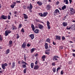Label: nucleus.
<instances>
[{
    "instance_id": "obj_32",
    "label": "nucleus",
    "mask_w": 75,
    "mask_h": 75,
    "mask_svg": "<svg viewBox=\"0 0 75 75\" xmlns=\"http://www.w3.org/2000/svg\"><path fill=\"white\" fill-rule=\"evenodd\" d=\"M22 64H25V65H28L27 63H26L25 62H24V61H23L22 62Z\"/></svg>"
},
{
    "instance_id": "obj_11",
    "label": "nucleus",
    "mask_w": 75,
    "mask_h": 75,
    "mask_svg": "<svg viewBox=\"0 0 75 75\" xmlns=\"http://www.w3.org/2000/svg\"><path fill=\"white\" fill-rule=\"evenodd\" d=\"M33 5L31 4H30V6H28L27 7V9H28L29 10H31L33 8Z\"/></svg>"
},
{
    "instance_id": "obj_40",
    "label": "nucleus",
    "mask_w": 75,
    "mask_h": 75,
    "mask_svg": "<svg viewBox=\"0 0 75 75\" xmlns=\"http://www.w3.org/2000/svg\"><path fill=\"white\" fill-rule=\"evenodd\" d=\"M38 14L39 16H40L41 17H43V14L42 13H39Z\"/></svg>"
},
{
    "instance_id": "obj_10",
    "label": "nucleus",
    "mask_w": 75,
    "mask_h": 75,
    "mask_svg": "<svg viewBox=\"0 0 75 75\" xmlns=\"http://www.w3.org/2000/svg\"><path fill=\"white\" fill-rule=\"evenodd\" d=\"M55 37V40H61V37L60 36L56 35V36Z\"/></svg>"
},
{
    "instance_id": "obj_29",
    "label": "nucleus",
    "mask_w": 75,
    "mask_h": 75,
    "mask_svg": "<svg viewBox=\"0 0 75 75\" xmlns=\"http://www.w3.org/2000/svg\"><path fill=\"white\" fill-rule=\"evenodd\" d=\"M35 50H36V49L35 48H33L31 49V52H33V51H34Z\"/></svg>"
},
{
    "instance_id": "obj_24",
    "label": "nucleus",
    "mask_w": 75,
    "mask_h": 75,
    "mask_svg": "<svg viewBox=\"0 0 75 75\" xmlns=\"http://www.w3.org/2000/svg\"><path fill=\"white\" fill-rule=\"evenodd\" d=\"M45 57H46V56L45 55L42 56V57L41 58L43 59V61H45Z\"/></svg>"
},
{
    "instance_id": "obj_21",
    "label": "nucleus",
    "mask_w": 75,
    "mask_h": 75,
    "mask_svg": "<svg viewBox=\"0 0 75 75\" xmlns=\"http://www.w3.org/2000/svg\"><path fill=\"white\" fill-rule=\"evenodd\" d=\"M10 49H7L6 50V54H9V53H10Z\"/></svg>"
},
{
    "instance_id": "obj_64",
    "label": "nucleus",
    "mask_w": 75,
    "mask_h": 75,
    "mask_svg": "<svg viewBox=\"0 0 75 75\" xmlns=\"http://www.w3.org/2000/svg\"><path fill=\"white\" fill-rule=\"evenodd\" d=\"M69 1L70 4L71 3V2H72V0H69Z\"/></svg>"
},
{
    "instance_id": "obj_20",
    "label": "nucleus",
    "mask_w": 75,
    "mask_h": 75,
    "mask_svg": "<svg viewBox=\"0 0 75 75\" xmlns=\"http://www.w3.org/2000/svg\"><path fill=\"white\" fill-rule=\"evenodd\" d=\"M62 25L64 27H66V26H67V25H68V23H67L66 22H63L62 23Z\"/></svg>"
},
{
    "instance_id": "obj_50",
    "label": "nucleus",
    "mask_w": 75,
    "mask_h": 75,
    "mask_svg": "<svg viewBox=\"0 0 75 75\" xmlns=\"http://www.w3.org/2000/svg\"><path fill=\"white\" fill-rule=\"evenodd\" d=\"M16 3H20V2H21V1H18V0H17L16 1Z\"/></svg>"
},
{
    "instance_id": "obj_57",
    "label": "nucleus",
    "mask_w": 75,
    "mask_h": 75,
    "mask_svg": "<svg viewBox=\"0 0 75 75\" xmlns=\"http://www.w3.org/2000/svg\"><path fill=\"white\" fill-rule=\"evenodd\" d=\"M38 64V61H36L35 62V64H36V65H37Z\"/></svg>"
},
{
    "instance_id": "obj_61",
    "label": "nucleus",
    "mask_w": 75,
    "mask_h": 75,
    "mask_svg": "<svg viewBox=\"0 0 75 75\" xmlns=\"http://www.w3.org/2000/svg\"><path fill=\"white\" fill-rule=\"evenodd\" d=\"M13 4H14V5H16V3L15 2H13Z\"/></svg>"
},
{
    "instance_id": "obj_54",
    "label": "nucleus",
    "mask_w": 75,
    "mask_h": 75,
    "mask_svg": "<svg viewBox=\"0 0 75 75\" xmlns=\"http://www.w3.org/2000/svg\"><path fill=\"white\" fill-rule=\"evenodd\" d=\"M13 30H17V27L16 28H12Z\"/></svg>"
},
{
    "instance_id": "obj_53",
    "label": "nucleus",
    "mask_w": 75,
    "mask_h": 75,
    "mask_svg": "<svg viewBox=\"0 0 75 75\" xmlns=\"http://www.w3.org/2000/svg\"><path fill=\"white\" fill-rule=\"evenodd\" d=\"M53 45H56V43L55 42H54V41H53Z\"/></svg>"
},
{
    "instance_id": "obj_47",
    "label": "nucleus",
    "mask_w": 75,
    "mask_h": 75,
    "mask_svg": "<svg viewBox=\"0 0 75 75\" xmlns=\"http://www.w3.org/2000/svg\"><path fill=\"white\" fill-rule=\"evenodd\" d=\"M65 38L64 36H62V40H65Z\"/></svg>"
},
{
    "instance_id": "obj_39",
    "label": "nucleus",
    "mask_w": 75,
    "mask_h": 75,
    "mask_svg": "<svg viewBox=\"0 0 75 75\" xmlns=\"http://www.w3.org/2000/svg\"><path fill=\"white\" fill-rule=\"evenodd\" d=\"M1 35H0V41H3V38H2V37H1Z\"/></svg>"
},
{
    "instance_id": "obj_4",
    "label": "nucleus",
    "mask_w": 75,
    "mask_h": 75,
    "mask_svg": "<svg viewBox=\"0 0 75 75\" xmlns=\"http://www.w3.org/2000/svg\"><path fill=\"white\" fill-rule=\"evenodd\" d=\"M53 13L54 16H57L58 13H59V11L58 9H56L54 11Z\"/></svg>"
},
{
    "instance_id": "obj_19",
    "label": "nucleus",
    "mask_w": 75,
    "mask_h": 75,
    "mask_svg": "<svg viewBox=\"0 0 75 75\" xmlns=\"http://www.w3.org/2000/svg\"><path fill=\"white\" fill-rule=\"evenodd\" d=\"M35 20H36L37 23H42V24H44V22L41 21L39 19H35Z\"/></svg>"
},
{
    "instance_id": "obj_48",
    "label": "nucleus",
    "mask_w": 75,
    "mask_h": 75,
    "mask_svg": "<svg viewBox=\"0 0 75 75\" xmlns=\"http://www.w3.org/2000/svg\"><path fill=\"white\" fill-rule=\"evenodd\" d=\"M27 47H30V46H31V44L28 43L27 45Z\"/></svg>"
},
{
    "instance_id": "obj_30",
    "label": "nucleus",
    "mask_w": 75,
    "mask_h": 75,
    "mask_svg": "<svg viewBox=\"0 0 75 75\" xmlns=\"http://www.w3.org/2000/svg\"><path fill=\"white\" fill-rule=\"evenodd\" d=\"M66 8V6L64 5L63 6H62V9L64 10V9H65Z\"/></svg>"
},
{
    "instance_id": "obj_49",
    "label": "nucleus",
    "mask_w": 75,
    "mask_h": 75,
    "mask_svg": "<svg viewBox=\"0 0 75 75\" xmlns=\"http://www.w3.org/2000/svg\"><path fill=\"white\" fill-rule=\"evenodd\" d=\"M11 18V17H10V16L9 15H8V20H10Z\"/></svg>"
},
{
    "instance_id": "obj_35",
    "label": "nucleus",
    "mask_w": 75,
    "mask_h": 75,
    "mask_svg": "<svg viewBox=\"0 0 75 75\" xmlns=\"http://www.w3.org/2000/svg\"><path fill=\"white\" fill-rule=\"evenodd\" d=\"M61 69V68L60 67H59L58 68H57V73H58V71L59 70Z\"/></svg>"
},
{
    "instance_id": "obj_52",
    "label": "nucleus",
    "mask_w": 75,
    "mask_h": 75,
    "mask_svg": "<svg viewBox=\"0 0 75 75\" xmlns=\"http://www.w3.org/2000/svg\"><path fill=\"white\" fill-rule=\"evenodd\" d=\"M61 74L62 75H63L64 74V72H63V70H62L61 72Z\"/></svg>"
},
{
    "instance_id": "obj_27",
    "label": "nucleus",
    "mask_w": 75,
    "mask_h": 75,
    "mask_svg": "<svg viewBox=\"0 0 75 75\" xmlns=\"http://www.w3.org/2000/svg\"><path fill=\"white\" fill-rule=\"evenodd\" d=\"M34 64L33 63H31L30 64V67L32 69L34 67Z\"/></svg>"
},
{
    "instance_id": "obj_45",
    "label": "nucleus",
    "mask_w": 75,
    "mask_h": 75,
    "mask_svg": "<svg viewBox=\"0 0 75 75\" xmlns=\"http://www.w3.org/2000/svg\"><path fill=\"white\" fill-rule=\"evenodd\" d=\"M52 66H55V62H53L52 64Z\"/></svg>"
},
{
    "instance_id": "obj_12",
    "label": "nucleus",
    "mask_w": 75,
    "mask_h": 75,
    "mask_svg": "<svg viewBox=\"0 0 75 75\" xmlns=\"http://www.w3.org/2000/svg\"><path fill=\"white\" fill-rule=\"evenodd\" d=\"M29 37L30 38H31V40H33L34 38V34H31L29 35Z\"/></svg>"
},
{
    "instance_id": "obj_51",
    "label": "nucleus",
    "mask_w": 75,
    "mask_h": 75,
    "mask_svg": "<svg viewBox=\"0 0 75 75\" xmlns=\"http://www.w3.org/2000/svg\"><path fill=\"white\" fill-rule=\"evenodd\" d=\"M59 2L57 1L56 3V5H58L59 4Z\"/></svg>"
},
{
    "instance_id": "obj_1",
    "label": "nucleus",
    "mask_w": 75,
    "mask_h": 75,
    "mask_svg": "<svg viewBox=\"0 0 75 75\" xmlns=\"http://www.w3.org/2000/svg\"><path fill=\"white\" fill-rule=\"evenodd\" d=\"M70 13L69 14L70 16H72L74 14V9L73 8H70Z\"/></svg>"
},
{
    "instance_id": "obj_13",
    "label": "nucleus",
    "mask_w": 75,
    "mask_h": 75,
    "mask_svg": "<svg viewBox=\"0 0 75 75\" xmlns=\"http://www.w3.org/2000/svg\"><path fill=\"white\" fill-rule=\"evenodd\" d=\"M39 68V66H38V65H37L34 66V69L36 70L37 69H38Z\"/></svg>"
},
{
    "instance_id": "obj_22",
    "label": "nucleus",
    "mask_w": 75,
    "mask_h": 75,
    "mask_svg": "<svg viewBox=\"0 0 75 75\" xmlns=\"http://www.w3.org/2000/svg\"><path fill=\"white\" fill-rule=\"evenodd\" d=\"M39 32V29H36L34 31V33H36V34H38V33Z\"/></svg>"
},
{
    "instance_id": "obj_7",
    "label": "nucleus",
    "mask_w": 75,
    "mask_h": 75,
    "mask_svg": "<svg viewBox=\"0 0 75 75\" xmlns=\"http://www.w3.org/2000/svg\"><path fill=\"white\" fill-rule=\"evenodd\" d=\"M57 58H59V57L58 56H54L52 58V60L53 61L55 60V61H58V59Z\"/></svg>"
},
{
    "instance_id": "obj_23",
    "label": "nucleus",
    "mask_w": 75,
    "mask_h": 75,
    "mask_svg": "<svg viewBox=\"0 0 75 75\" xmlns=\"http://www.w3.org/2000/svg\"><path fill=\"white\" fill-rule=\"evenodd\" d=\"M48 13L47 12H44L43 14V17H46L47 16Z\"/></svg>"
},
{
    "instance_id": "obj_26",
    "label": "nucleus",
    "mask_w": 75,
    "mask_h": 75,
    "mask_svg": "<svg viewBox=\"0 0 75 75\" xmlns=\"http://www.w3.org/2000/svg\"><path fill=\"white\" fill-rule=\"evenodd\" d=\"M52 71H53L54 73H55V72H56V68L55 67H53L52 69Z\"/></svg>"
},
{
    "instance_id": "obj_14",
    "label": "nucleus",
    "mask_w": 75,
    "mask_h": 75,
    "mask_svg": "<svg viewBox=\"0 0 75 75\" xmlns=\"http://www.w3.org/2000/svg\"><path fill=\"white\" fill-rule=\"evenodd\" d=\"M37 4L38 5V6H40L42 4V2L40 1H38L37 2Z\"/></svg>"
},
{
    "instance_id": "obj_59",
    "label": "nucleus",
    "mask_w": 75,
    "mask_h": 75,
    "mask_svg": "<svg viewBox=\"0 0 75 75\" xmlns=\"http://www.w3.org/2000/svg\"><path fill=\"white\" fill-rule=\"evenodd\" d=\"M14 14H17V12L16 11H15L14 12Z\"/></svg>"
},
{
    "instance_id": "obj_31",
    "label": "nucleus",
    "mask_w": 75,
    "mask_h": 75,
    "mask_svg": "<svg viewBox=\"0 0 75 75\" xmlns=\"http://www.w3.org/2000/svg\"><path fill=\"white\" fill-rule=\"evenodd\" d=\"M14 6H16V5L13 4L11 5V7L12 8H14Z\"/></svg>"
},
{
    "instance_id": "obj_56",
    "label": "nucleus",
    "mask_w": 75,
    "mask_h": 75,
    "mask_svg": "<svg viewBox=\"0 0 75 75\" xmlns=\"http://www.w3.org/2000/svg\"><path fill=\"white\" fill-rule=\"evenodd\" d=\"M35 57H37L38 56V53L36 54L35 55Z\"/></svg>"
},
{
    "instance_id": "obj_25",
    "label": "nucleus",
    "mask_w": 75,
    "mask_h": 75,
    "mask_svg": "<svg viewBox=\"0 0 75 75\" xmlns=\"http://www.w3.org/2000/svg\"><path fill=\"white\" fill-rule=\"evenodd\" d=\"M46 42H49V43H50L51 42V40L49 38H48L46 39Z\"/></svg>"
},
{
    "instance_id": "obj_8",
    "label": "nucleus",
    "mask_w": 75,
    "mask_h": 75,
    "mask_svg": "<svg viewBox=\"0 0 75 75\" xmlns=\"http://www.w3.org/2000/svg\"><path fill=\"white\" fill-rule=\"evenodd\" d=\"M47 24L48 29L49 30L50 29H51V26L50 25V23L49 21H47Z\"/></svg>"
},
{
    "instance_id": "obj_37",
    "label": "nucleus",
    "mask_w": 75,
    "mask_h": 75,
    "mask_svg": "<svg viewBox=\"0 0 75 75\" xmlns=\"http://www.w3.org/2000/svg\"><path fill=\"white\" fill-rule=\"evenodd\" d=\"M26 71H27V68H26L24 69L23 70V72L25 74L26 73Z\"/></svg>"
},
{
    "instance_id": "obj_55",
    "label": "nucleus",
    "mask_w": 75,
    "mask_h": 75,
    "mask_svg": "<svg viewBox=\"0 0 75 75\" xmlns=\"http://www.w3.org/2000/svg\"><path fill=\"white\" fill-rule=\"evenodd\" d=\"M19 38H20V36L19 35H18L16 37L17 39H18Z\"/></svg>"
},
{
    "instance_id": "obj_38",
    "label": "nucleus",
    "mask_w": 75,
    "mask_h": 75,
    "mask_svg": "<svg viewBox=\"0 0 75 75\" xmlns=\"http://www.w3.org/2000/svg\"><path fill=\"white\" fill-rule=\"evenodd\" d=\"M68 64L69 65H70V64H72V61H70L68 62Z\"/></svg>"
},
{
    "instance_id": "obj_9",
    "label": "nucleus",
    "mask_w": 75,
    "mask_h": 75,
    "mask_svg": "<svg viewBox=\"0 0 75 75\" xmlns=\"http://www.w3.org/2000/svg\"><path fill=\"white\" fill-rule=\"evenodd\" d=\"M46 8L47 10H51V5L50 4L47 5L46 6Z\"/></svg>"
},
{
    "instance_id": "obj_2",
    "label": "nucleus",
    "mask_w": 75,
    "mask_h": 75,
    "mask_svg": "<svg viewBox=\"0 0 75 75\" xmlns=\"http://www.w3.org/2000/svg\"><path fill=\"white\" fill-rule=\"evenodd\" d=\"M11 33V31L10 30H6L5 32V37L7 36V35H8V34H10Z\"/></svg>"
},
{
    "instance_id": "obj_43",
    "label": "nucleus",
    "mask_w": 75,
    "mask_h": 75,
    "mask_svg": "<svg viewBox=\"0 0 75 75\" xmlns=\"http://www.w3.org/2000/svg\"><path fill=\"white\" fill-rule=\"evenodd\" d=\"M21 27H22V24H19V25L18 28H21Z\"/></svg>"
},
{
    "instance_id": "obj_18",
    "label": "nucleus",
    "mask_w": 75,
    "mask_h": 75,
    "mask_svg": "<svg viewBox=\"0 0 75 75\" xmlns=\"http://www.w3.org/2000/svg\"><path fill=\"white\" fill-rule=\"evenodd\" d=\"M31 28H32V30L34 31V30H35V27L33 24H31Z\"/></svg>"
},
{
    "instance_id": "obj_28",
    "label": "nucleus",
    "mask_w": 75,
    "mask_h": 75,
    "mask_svg": "<svg viewBox=\"0 0 75 75\" xmlns=\"http://www.w3.org/2000/svg\"><path fill=\"white\" fill-rule=\"evenodd\" d=\"M15 62H13L12 63V68H14V67H15Z\"/></svg>"
},
{
    "instance_id": "obj_5",
    "label": "nucleus",
    "mask_w": 75,
    "mask_h": 75,
    "mask_svg": "<svg viewBox=\"0 0 75 75\" xmlns=\"http://www.w3.org/2000/svg\"><path fill=\"white\" fill-rule=\"evenodd\" d=\"M2 68L3 69H6V67H7L8 64L6 63H5L4 64H1Z\"/></svg>"
},
{
    "instance_id": "obj_42",
    "label": "nucleus",
    "mask_w": 75,
    "mask_h": 75,
    "mask_svg": "<svg viewBox=\"0 0 75 75\" xmlns=\"http://www.w3.org/2000/svg\"><path fill=\"white\" fill-rule=\"evenodd\" d=\"M71 30H73V29H74V25H71Z\"/></svg>"
},
{
    "instance_id": "obj_36",
    "label": "nucleus",
    "mask_w": 75,
    "mask_h": 75,
    "mask_svg": "<svg viewBox=\"0 0 75 75\" xmlns=\"http://www.w3.org/2000/svg\"><path fill=\"white\" fill-rule=\"evenodd\" d=\"M22 67L24 68H26V65L25 64H22Z\"/></svg>"
},
{
    "instance_id": "obj_60",
    "label": "nucleus",
    "mask_w": 75,
    "mask_h": 75,
    "mask_svg": "<svg viewBox=\"0 0 75 75\" xmlns=\"http://www.w3.org/2000/svg\"><path fill=\"white\" fill-rule=\"evenodd\" d=\"M24 59L25 61H26V57H25V55L24 56Z\"/></svg>"
},
{
    "instance_id": "obj_62",
    "label": "nucleus",
    "mask_w": 75,
    "mask_h": 75,
    "mask_svg": "<svg viewBox=\"0 0 75 75\" xmlns=\"http://www.w3.org/2000/svg\"><path fill=\"white\" fill-rule=\"evenodd\" d=\"M60 49H63V46H61L60 47Z\"/></svg>"
},
{
    "instance_id": "obj_6",
    "label": "nucleus",
    "mask_w": 75,
    "mask_h": 75,
    "mask_svg": "<svg viewBox=\"0 0 75 75\" xmlns=\"http://www.w3.org/2000/svg\"><path fill=\"white\" fill-rule=\"evenodd\" d=\"M38 26L39 28L40 29V30H42L43 29V28H44V26L41 24H38Z\"/></svg>"
},
{
    "instance_id": "obj_33",
    "label": "nucleus",
    "mask_w": 75,
    "mask_h": 75,
    "mask_svg": "<svg viewBox=\"0 0 75 75\" xmlns=\"http://www.w3.org/2000/svg\"><path fill=\"white\" fill-rule=\"evenodd\" d=\"M64 2H66V4H68V0H64Z\"/></svg>"
},
{
    "instance_id": "obj_17",
    "label": "nucleus",
    "mask_w": 75,
    "mask_h": 75,
    "mask_svg": "<svg viewBox=\"0 0 75 75\" xmlns=\"http://www.w3.org/2000/svg\"><path fill=\"white\" fill-rule=\"evenodd\" d=\"M26 42H24L22 45V47L25 48V47H26Z\"/></svg>"
},
{
    "instance_id": "obj_58",
    "label": "nucleus",
    "mask_w": 75,
    "mask_h": 75,
    "mask_svg": "<svg viewBox=\"0 0 75 75\" xmlns=\"http://www.w3.org/2000/svg\"><path fill=\"white\" fill-rule=\"evenodd\" d=\"M72 54L73 56L74 57H75V53H73Z\"/></svg>"
},
{
    "instance_id": "obj_41",
    "label": "nucleus",
    "mask_w": 75,
    "mask_h": 75,
    "mask_svg": "<svg viewBox=\"0 0 75 75\" xmlns=\"http://www.w3.org/2000/svg\"><path fill=\"white\" fill-rule=\"evenodd\" d=\"M71 26L68 27V26H67V27L66 28L67 30H71Z\"/></svg>"
},
{
    "instance_id": "obj_44",
    "label": "nucleus",
    "mask_w": 75,
    "mask_h": 75,
    "mask_svg": "<svg viewBox=\"0 0 75 75\" xmlns=\"http://www.w3.org/2000/svg\"><path fill=\"white\" fill-rule=\"evenodd\" d=\"M21 32H22V33H24V28H22L21 30Z\"/></svg>"
},
{
    "instance_id": "obj_34",
    "label": "nucleus",
    "mask_w": 75,
    "mask_h": 75,
    "mask_svg": "<svg viewBox=\"0 0 75 75\" xmlns=\"http://www.w3.org/2000/svg\"><path fill=\"white\" fill-rule=\"evenodd\" d=\"M9 45H11V44H13V41L12 40H10L9 41Z\"/></svg>"
},
{
    "instance_id": "obj_15",
    "label": "nucleus",
    "mask_w": 75,
    "mask_h": 75,
    "mask_svg": "<svg viewBox=\"0 0 75 75\" xmlns=\"http://www.w3.org/2000/svg\"><path fill=\"white\" fill-rule=\"evenodd\" d=\"M23 17L24 19H27L28 17V16L25 13H23Z\"/></svg>"
},
{
    "instance_id": "obj_63",
    "label": "nucleus",
    "mask_w": 75,
    "mask_h": 75,
    "mask_svg": "<svg viewBox=\"0 0 75 75\" xmlns=\"http://www.w3.org/2000/svg\"><path fill=\"white\" fill-rule=\"evenodd\" d=\"M32 10V9H29L30 12V13H32V10Z\"/></svg>"
},
{
    "instance_id": "obj_46",
    "label": "nucleus",
    "mask_w": 75,
    "mask_h": 75,
    "mask_svg": "<svg viewBox=\"0 0 75 75\" xmlns=\"http://www.w3.org/2000/svg\"><path fill=\"white\" fill-rule=\"evenodd\" d=\"M45 54H47V55H48L49 54V53L47 52V51H46V50L45 51Z\"/></svg>"
},
{
    "instance_id": "obj_16",
    "label": "nucleus",
    "mask_w": 75,
    "mask_h": 75,
    "mask_svg": "<svg viewBox=\"0 0 75 75\" xmlns=\"http://www.w3.org/2000/svg\"><path fill=\"white\" fill-rule=\"evenodd\" d=\"M45 50H47V49H48L49 47L48 46V43H45Z\"/></svg>"
},
{
    "instance_id": "obj_3",
    "label": "nucleus",
    "mask_w": 75,
    "mask_h": 75,
    "mask_svg": "<svg viewBox=\"0 0 75 75\" xmlns=\"http://www.w3.org/2000/svg\"><path fill=\"white\" fill-rule=\"evenodd\" d=\"M7 16H6L4 15H2L0 17V20L3 19V20H7Z\"/></svg>"
}]
</instances>
